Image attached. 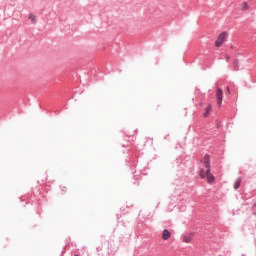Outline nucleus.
<instances>
[{
	"label": "nucleus",
	"instance_id": "nucleus-5",
	"mask_svg": "<svg viewBox=\"0 0 256 256\" xmlns=\"http://www.w3.org/2000/svg\"><path fill=\"white\" fill-rule=\"evenodd\" d=\"M181 239H182L183 243H191V235L183 234Z\"/></svg>",
	"mask_w": 256,
	"mask_h": 256
},
{
	"label": "nucleus",
	"instance_id": "nucleus-9",
	"mask_svg": "<svg viewBox=\"0 0 256 256\" xmlns=\"http://www.w3.org/2000/svg\"><path fill=\"white\" fill-rule=\"evenodd\" d=\"M233 65H234L235 71H238L239 70V60H235Z\"/></svg>",
	"mask_w": 256,
	"mask_h": 256
},
{
	"label": "nucleus",
	"instance_id": "nucleus-7",
	"mask_svg": "<svg viewBox=\"0 0 256 256\" xmlns=\"http://www.w3.org/2000/svg\"><path fill=\"white\" fill-rule=\"evenodd\" d=\"M239 187H241V177L234 182V189H239Z\"/></svg>",
	"mask_w": 256,
	"mask_h": 256
},
{
	"label": "nucleus",
	"instance_id": "nucleus-1",
	"mask_svg": "<svg viewBox=\"0 0 256 256\" xmlns=\"http://www.w3.org/2000/svg\"><path fill=\"white\" fill-rule=\"evenodd\" d=\"M204 165L206 167V171L204 169L200 170L201 179H207L208 183H213L215 181V176L211 173V162L209 161V155L206 154L204 156Z\"/></svg>",
	"mask_w": 256,
	"mask_h": 256
},
{
	"label": "nucleus",
	"instance_id": "nucleus-12",
	"mask_svg": "<svg viewBox=\"0 0 256 256\" xmlns=\"http://www.w3.org/2000/svg\"><path fill=\"white\" fill-rule=\"evenodd\" d=\"M253 207H256V203L253 204Z\"/></svg>",
	"mask_w": 256,
	"mask_h": 256
},
{
	"label": "nucleus",
	"instance_id": "nucleus-2",
	"mask_svg": "<svg viewBox=\"0 0 256 256\" xmlns=\"http://www.w3.org/2000/svg\"><path fill=\"white\" fill-rule=\"evenodd\" d=\"M225 39H227V32H222L218 36L217 40L215 41L216 47H221L223 45Z\"/></svg>",
	"mask_w": 256,
	"mask_h": 256
},
{
	"label": "nucleus",
	"instance_id": "nucleus-4",
	"mask_svg": "<svg viewBox=\"0 0 256 256\" xmlns=\"http://www.w3.org/2000/svg\"><path fill=\"white\" fill-rule=\"evenodd\" d=\"M162 239H164V241L171 239V232H169L167 229H164L162 232Z\"/></svg>",
	"mask_w": 256,
	"mask_h": 256
},
{
	"label": "nucleus",
	"instance_id": "nucleus-6",
	"mask_svg": "<svg viewBox=\"0 0 256 256\" xmlns=\"http://www.w3.org/2000/svg\"><path fill=\"white\" fill-rule=\"evenodd\" d=\"M211 109H213V106L211 104H209L204 112V117H209L210 113H211Z\"/></svg>",
	"mask_w": 256,
	"mask_h": 256
},
{
	"label": "nucleus",
	"instance_id": "nucleus-11",
	"mask_svg": "<svg viewBox=\"0 0 256 256\" xmlns=\"http://www.w3.org/2000/svg\"><path fill=\"white\" fill-rule=\"evenodd\" d=\"M227 91H228V93H231V91L229 90V87H227Z\"/></svg>",
	"mask_w": 256,
	"mask_h": 256
},
{
	"label": "nucleus",
	"instance_id": "nucleus-13",
	"mask_svg": "<svg viewBox=\"0 0 256 256\" xmlns=\"http://www.w3.org/2000/svg\"><path fill=\"white\" fill-rule=\"evenodd\" d=\"M75 256H79V254H76Z\"/></svg>",
	"mask_w": 256,
	"mask_h": 256
},
{
	"label": "nucleus",
	"instance_id": "nucleus-8",
	"mask_svg": "<svg viewBox=\"0 0 256 256\" xmlns=\"http://www.w3.org/2000/svg\"><path fill=\"white\" fill-rule=\"evenodd\" d=\"M29 19L31 20V23L35 25L37 23V18L34 16L33 13L29 14Z\"/></svg>",
	"mask_w": 256,
	"mask_h": 256
},
{
	"label": "nucleus",
	"instance_id": "nucleus-10",
	"mask_svg": "<svg viewBox=\"0 0 256 256\" xmlns=\"http://www.w3.org/2000/svg\"><path fill=\"white\" fill-rule=\"evenodd\" d=\"M242 9L243 11H245V9H249V5L247 4V2L243 3Z\"/></svg>",
	"mask_w": 256,
	"mask_h": 256
},
{
	"label": "nucleus",
	"instance_id": "nucleus-3",
	"mask_svg": "<svg viewBox=\"0 0 256 256\" xmlns=\"http://www.w3.org/2000/svg\"><path fill=\"white\" fill-rule=\"evenodd\" d=\"M216 97H217L218 105H222L223 104V90L221 88H217Z\"/></svg>",
	"mask_w": 256,
	"mask_h": 256
}]
</instances>
